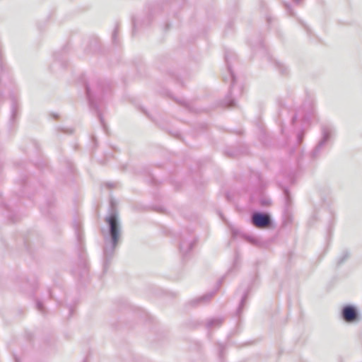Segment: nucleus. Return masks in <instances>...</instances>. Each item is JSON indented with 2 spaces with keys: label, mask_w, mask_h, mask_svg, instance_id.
<instances>
[{
  "label": "nucleus",
  "mask_w": 362,
  "mask_h": 362,
  "mask_svg": "<svg viewBox=\"0 0 362 362\" xmlns=\"http://www.w3.org/2000/svg\"><path fill=\"white\" fill-rule=\"evenodd\" d=\"M230 54L229 53H226L225 60L227 65L228 78L230 81V95L227 96L226 98L225 99V105L228 107H233L235 106V98L241 95L243 89L240 86H238L237 84L235 76L232 71L231 66L230 64Z\"/></svg>",
  "instance_id": "f257e3e1"
},
{
  "label": "nucleus",
  "mask_w": 362,
  "mask_h": 362,
  "mask_svg": "<svg viewBox=\"0 0 362 362\" xmlns=\"http://www.w3.org/2000/svg\"><path fill=\"white\" fill-rule=\"evenodd\" d=\"M86 91L90 107L95 110L100 122L101 125L105 128L103 118L101 115V113L99 112L98 106L95 101V98H99L103 95L104 92L103 85L100 83H94L91 85L88 84L86 86Z\"/></svg>",
  "instance_id": "f03ea898"
},
{
  "label": "nucleus",
  "mask_w": 362,
  "mask_h": 362,
  "mask_svg": "<svg viewBox=\"0 0 362 362\" xmlns=\"http://www.w3.org/2000/svg\"><path fill=\"white\" fill-rule=\"evenodd\" d=\"M334 129L330 126H324L322 129V138L318 141L317 145L310 152V156L313 158H317L322 155V153L325 151L326 145L330 139Z\"/></svg>",
  "instance_id": "7ed1b4c3"
},
{
  "label": "nucleus",
  "mask_w": 362,
  "mask_h": 362,
  "mask_svg": "<svg viewBox=\"0 0 362 362\" xmlns=\"http://www.w3.org/2000/svg\"><path fill=\"white\" fill-rule=\"evenodd\" d=\"M313 112V104L310 103L306 107L302 110H298L292 117V123L295 124L298 120H303L304 122L308 121Z\"/></svg>",
  "instance_id": "20e7f679"
},
{
  "label": "nucleus",
  "mask_w": 362,
  "mask_h": 362,
  "mask_svg": "<svg viewBox=\"0 0 362 362\" xmlns=\"http://www.w3.org/2000/svg\"><path fill=\"white\" fill-rule=\"evenodd\" d=\"M106 221L110 226V234L114 245H116L119 240V230L117 217L115 215H111L106 218Z\"/></svg>",
  "instance_id": "39448f33"
},
{
  "label": "nucleus",
  "mask_w": 362,
  "mask_h": 362,
  "mask_svg": "<svg viewBox=\"0 0 362 362\" xmlns=\"http://www.w3.org/2000/svg\"><path fill=\"white\" fill-rule=\"evenodd\" d=\"M252 222L257 228H265L269 226L270 219L267 214L257 213L252 216Z\"/></svg>",
  "instance_id": "423d86ee"
},
{
  "label": "nucleus",
  "mask_w": 362,
  "mask_h": 362,
  "mask_svg": "<svg viewBox=\"0 0 362 362\" xmlns=\"http://www.w3.org/2000/svg\"><path fill=\"white\" fill-rule=\"evenodd\" d=\"M342 315L345 321L352 322L356 319L357 314L354 308L346 306L342 311Z\"/></svg>",
  "instance_id": "0eeeda50"
},
{
  "label": "nucleus",
  "mask_w": 362,
  "mask_h": 362,
  "mask_svg": "<svg viewBox=\"0 0 362 362\" xmlns=\"http://www.w3.org/2000/svg\"><path fill=\"white\" fill-rule=\"evenodd\" d=\"M11 103V119L13 121L18 115V98L16 94H11L9 96Z\"/></svg>",
  "instance_id": "6e6552de"
},
{
  "label": "nucleus",
  "mask_w": 362,
  "mask_h": 362,
  "mask_svg": "<svg viewBox=\"0 0 362 362\" xmlns=\"http://www.w3.org/2000/svg\"><path fill=\"white\" fill-rule=\"evenodd\" d=\"M132 23H133V29H134V32H135V30L137 29L138 28H139L140 26H141V25L143 23L146 24V23L144 22H141V21H140L139 19H133L132 21ZM149 23V21H148L146 23V25Z\"/></svg>",
  "instance_id": "1a4fd4ad"
},
{
  "label": "nucleus",
  "mask_w": 362,
  "mask_h": 362,
  "mask_svg": "<svg viewBox=\"0 0 362 362\" xmlns=\"http://www.w3.org/2000/svg\"><path fill=\"white\" fill-rule=\"evenodd\" d=\"M276 66L279 69V70L281 74H286L287 69H286V66H284V64L278 62V63H276Z\"/></svg>",
  "instance_id": "9d476101"
},
{
  "label": "nucleus",
  "mask_w": 362,
  "mask_h": 362,
  "mask_svg": "<svg viewBox=\"0 0 362 362\" xmlns=\"http://www.w3.org/2000/svg\"><path fill=\"white\" fill-rule=\"evenodd\" d=\"M303 135H304V133L303 132H300L298 133L297 134V141L299 144H300L303 141Z\"/></svg>",
  "instance_id": "9b49d317"
},
{
  "label": "nucleus",
  "mask_w": 362,
  "mask_h": 362,
  "mask_svg": "<svg viewBox=\"0 0 362 362\" xmlns=\"http://www.w3.org/2000/svg\"><path fill=\"white\" fill-rule=\"evenodd\" d=\"M117 33H118V28L117 27H116L112 33V41L116 43V37H117Z\"/></svg>",
  "instance_id": "f8f14e48"
},
{
  "label": "nucleus",
  "mask_w": 362,
  "mask_h": 362,
  "mask_svg": "<svg viewBox=\"0 0 362 362\" xmlns=\"http://www.w3.org/2000/svg\"><path fill=\"white\" fill-rule=\"evenodd\" d=\"M62 132L66 134H71L74 132V129H72V128L63 129Z\"/></svg>",
  "instance_id": "ddd939ff"
},
{
  "label": "nucleus",
  "mask_w": 362,
  "mask_h": 362,
  "mask_svg": "<svg viewBox=\"0 0 362 362\" xmlns=\"http://www.w3.org/2000/svg\"><path fill=\"white\" fill-rule=\"evenodd\" d=\"M285 7H286V8L287 9V11L289 12V13H290L291 15H292V13H291V11L290 6H289L288 4H285Z\"/></svg>",
  "instance_id": "4468645a"
},
{
  "label": "nucleus",
  "mask_w": 362,
  "mask_h": 362,
  "mask_svg": "<svg viewBox=\"0 0 362 362\" xmlns=\"http://www.w3.org/2000/svg\"><path fill=\"white\" fill-rule=\"evenodd\" d=\"M303 0H293V1L296 4H300L301 2H302Z\"/></svg>",
  "instance_id": "2eb2a0df"
},
{
  "label": "nucleus",
  "mask_w": 362,
  "mask_h": 362,
  "mask_svg": "<svg viewBox=\"0 0 362 362\" xmlns=\"http://www.w3.org/2000/svg\"><path fill=\"white\" fill-rule=\"evenodd\" d=\"M92 139H93V141L94 142L95 141V136H92Z\"/></svg>",
  "instance_id": "dca6fc26"
},
{
  "label": "nucleus",
  "mask_w": 362,
  "mask_h": 362,
  "mask_svg": "<svg viewBox=\"0 0 362 362\" xmlns=\"http://www.w3.org/2000/svg\"><path fill=\"white\" fill-rule=\"evenodd\" d=\"M228 156H235L236 155H235V154H228Z\"/></svg>",
  "instance_id": "f3484780"
}]
</instances>
